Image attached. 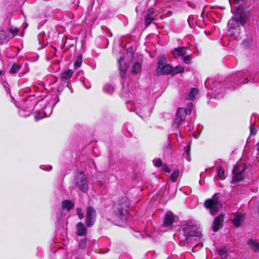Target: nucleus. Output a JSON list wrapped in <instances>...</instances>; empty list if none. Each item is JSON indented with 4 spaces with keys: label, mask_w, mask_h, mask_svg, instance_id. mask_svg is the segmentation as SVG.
<instances>
[{
    "label": "nucleus",
    "mask_w": 259,
    "mask_h": 259,
    "mask_svg": "<svg viewBox=\"0 0 259 259\" xmlns=\"http://www.w3.org/2000/svg\"><path fill=\"white\" fill-rule=\"evenodd\" d=\"M179 174V171L178 170H174L170 175V180L173 182H175L177 180Z\"/></svg>",
    "instance_id": "7c9ffc66"
},
{
    "label": "nucleus",
    "mask_w": 259,
    "mask_h": 259,
    "mask_svg": "<svg viewBox=\"0 0 259 259\" xmlns=\"http://www.w3.org/2000/svg\"><path fill=\"white\" fill-rule=\"evenodd\" d=\"M218 176L221 179H224L225 178V171L222 169V167L219 166L218 167Z\"/></svg>",
    "instance_id": "2f4dec72"
},
{
    "label": "nucleus",
    "mask_w": 259,
    "mask_h": 259,
    "mask_svg": "<svg viewBox=\"0 0 259 259\" xmlns=\"http://www.w3.org/2000/svg\"><path fill=\"white\" fill-rule=\"evenodd\" d=\"M73 74V71L69 69L62 72L60 74L61 79L63 80H67L71 77Z\"/></svg>",
    "instance_id": "6ab92c4d"
},
{
    "label": "nucleus",
    "mask_w": 259,
    "mask_h": 259,
    "mask_svg": "<svg viewBox=\"0 0 259 259\" xmlns=\"http://www.w3.org/2000/svg\"><path fill=\"white\" fill-rule=\"evenodd\" d=\"M175 57H184L186 54V49L184 47L176 48L172 51Z\"/></svg>",
    "instance_id": "2eb2a0df"
},
{
    "label": "nucleus",
    "mask_w": 259,
    "mask_h": 259,
    "mask_svg": "<svg viewBox=\"0 0 259 259\" xmlns=\"http://www.w3.org/2000/svg\"><path fill=\"white\" fill-rule=\"evenodd\" d=\"M257 150L259 151V142H258V143Z\"/></svg>",
    "instance_id": "a18cd8bd"
},
{
    "label": "nucleus",
    "mask_w": 259,
    "mask_h": 259,
    "mask_svg": "<svg viewBox=\"0 0 259 259\" xmlns=\"http://www.w3.org/2000/svg\"><path fill=\"white\" fill-rule=\"evenodd\" d=\"M124 60V57H120L118 60V63L119 64V69L120 72H122V76L124 77V74L125 73L128 66L126 64H125L123 66L122 65V63Z\"/></svg>",
    "instance_id": "a211bd4d"
},
{
    "label": "nucleus",
    "mask_w": 259,
    "mask_h": 259,
    "mask_svg": "<svg viewBox=\"0 0 259 259\" xmlns=\"http://www.w3.org/2000/svg\"><path fill=\"white\" fill-rule=\"evenodd\" d=\"M211 81V79L209 78H207L206 81H205V86L206 88H207L208 89H213L214 87H209V84H210V82Z\"/></svg>",
    "instance_id": "58836bf2"
},
{
    "label": "nucleus",
    "mask_w": 259,
    "mask_h": 259,
    "mask_svg": "<svg viewBox=\"0 0 259 259\" xmlns=\"http://www.w3.org/2000/svg\"><path fill=\"white\" fill-rule=\"evenodd\" d=\"M162 169L163 170H164L166 173L169 174L171 171L170 169L169 168V167L166 164H164L162 165Z\"/></svg>",
    "instance_id": "e433bc0d"
},
{
    "label": "nucleus",
    "mask_w": 259,
    "mask_h": 259,
    "mask_svg": "<svg viewBox=\"0 0 259 259\" xmlns=\"http://www.w3.org/2000/svg\"><path fill=\"white\" fill-rule=\"evenodd\" d=\"M198 90L195 88H193L191 89L189 94L188 95V97H187V99H192L195 97L196 95L198 93Z\"/></svg>",
    "instance_id": "cd10ccee"
},
{
    "label": "nucleus",
    "mask_w": 259,
    "mask_h": 259,
    "mask_svg": "<svg viewBox=\"0 0 259 259\" xmlns=\"http://www.w3.org/2000/svg\"><path fill=\"white\" fill-rule=\"evenodd\" d=\"M77 214L80 219H82L84 218V214L80 208H77L76 209Z\"/></svg>",
    "instance_id": "72a5a7b5"
},
{
    "label": "nucleus",
    "mask_w": 259,
    "mask_h": 259,
    "mask_svg": "<svg viewBox=\"0 0 259 259\" xmlns=\"http://www.w3.org/2000/svg\"><path fill=\"white\" fill-rule=\"evenodd\" d=\"M231 79L233 80V82L231 83L232 85L233 83H245L247 82V80L251 82H255L257 81L258 79L256 78L255 77H250L248 79V76L246 74L244 71H240L237 72V73H233L232 74L231 76Z\"/></svg>",
    "instance_id": "423d86ee"
},
{
    "label": "nucleus",
    "mask_w": 259,
    "mask_h": 259,
    "mask_svg": "<svg viewBox=\"0 0 259 259\" xmlns=\"http://www.w3.org/2000/svg\"><path fill=\"white\" fill-rule=\"evenodd\" d=\"M224 215L222 213L214 219L212 226V229L214 232L218 231L219 229L222 227V223L224 220Z\"/></svg>",
    "instance_id": "ddd939ff"
},
{
    "label": "nucleus",
    "mask_w": 259,
    "mask_h": 259,
    "mask_svg": "<svg viewBox=\"0 0 259 259\" xmlns=\"http://www.w3.org/2000/svg\"><path fill=\"white\" fill-rule=\"evenodd\" d=\"M235 3H238L240 0H234Z\"/></svg>",
    "instance_id": "c03bdc74"
},
{
    "label": "nucleus",
    "mask_w": 259,
    "mask_h": 259,
    "mask_svg": "<svg viewBox=\"0 0 259 259\" xmlns=\"http://www.w3.org/2000/svg\"><path fill=\"white\" fill-rule=\"evenodd\" d=\"M10 32L13 35H15L18 31V29L16 27H11L10 29Z\"/></svg>",
    "instance_id": "ea45409f"
},
{
    "label": "nucleus",
    "mask_w": 259,
    "mask_h": 259,
    "mask_svg": "<svg viewBox=\"0 0 259 259\" xmlns=\"http://www.w3.org/2000/svg\"><path fill=\"white\" fill-rule=\"evenodd\" d=\"M130 202L126 197L122 198L118 203L115 204L112 208L111 215L109 219L119 222L125 220L128 214Z\"/></svg>",
    "instance_id": "f257e3e1"
},
{
    "label": "nucleus",
    "mask_w": 259,
    "mask_h": 259,
    "mask_svg": "<svg viewBox=\"0 0 259 259\" xmlns=\"http://www.w3.org/2000/svg\"><path fill=\"white\" fill-rule=\"evenodd\" d=\"M52 112V107L51 106H46L44 108V111L43 112H41L40 111H37L36 112L35 115V120L36 121H38L45 116L48 117L49 116Z\"/></svg>",
    "instance_id": "f8f14e48"
},
{
    "label": "nucleus",
    "mask_w": 259,
    "mask_h": 259,
    "mask_svg": "<svg viewBox=\"0 0 259 259\" xmlns=\"http://www.w3.org/2000/svg\"><path fill=\"white\" fill-rule=\"evenodd\" d=\"M193 107V104L192 103H190L188 105V110H189V112H191V108Z\"/></svg>",
    "instance_id": "79ce46f5"
},
{
    "label": "nucleus",
    "mask_w": 259,
    "mask_h": 259,
    "mask_svg": "<svg viewBox=\"0 0 259 259\" xmlns=\"http://www.w3.org/2000/svg\"><path fill=\"white\" fill-rule=\"evenodd\" d=\"M246 169L244 165L237 163L234 166L233 170V181L237 182L242 180L243 178V172Z\"/></svg>",
    "instance_id": "1a4fd4ad"
},
{
    "label": "nucleus",
    "mask_w": 259,
    "mask_h": 259,
    "mask_svg": "<svg viewBox=\"0 0 259 259\" xmlns=\"http://www.w3.org/2000/svg\"><path fill=\"white\" fill-rule=\"evenodd\" d=\"M20 67L19 64L17 63L13 64L10 70V73L11 74H16L19 70Z\"/></svg>",
    "instance_id": "a878e982"
},
{
    "label": "nucleus",
    "mask_w": 259,
    "mask_h": 259,
    "mask_svg": "<svg viewBox=\"0 0 259 259\" xmlns=\"http://www.w3.org/2000/svg\"><path fill=\"white\" fill-rule=\"evenodd\" d=\"M187 114V111L185 108H179L178 109L177 116L172 124L174 128H178L179 125L185 119Z\"/></svg>",
    "instance_id": "9b49d317"
},
{
    "label": "nucleus",
    "mask_w": 259,
    "mask_h": 259,
    "mask_svg": "<svg viewBox=\"0 0 259 259\" xmlns=\"http://www.w3.org/2000/svg\"><path fill=\"white\" fill-rule=\"evenodd\" d=\"M183 60L185 63H186L187 64H190L191 63L190 56L188 55V56L183 57Z\"/></svg>",
    "instance_id": "4c0bfd02"
},
{
    "label": "nucleus",
    "mask_w": 259,
    "mask_h": 259,
    "mask_svg": "<svg viewBox=\"0 0 259 259\" xmlns=\"http://www.w3.org/2000/svg\"><path fill=\"white\" fill-rule=\"evenodd\" d=\"M6 39V38L5 36V32L3 30H0V43Z\"/></svg>",
    "instance_id": "a19ab883"
},
{
    "label": "nucleus",
    "mask_w": 259,
    "mask_h": 259,
    "mask_svg": "<svg viewBox=\"0 0 259 259\" xmlns=\"http://www.w3.org/2000/svg\"><path fill=\"white\" fill-rule=\"evenodd\" d=\"M156 72L158 75L171 74L172 66L166 64V58L164 56H160L157 63Z\"/></svg>",
    "instance_id": "0eeeda50"
},
{
    "label": "nucleus",
    "mask_w": 259,
    "mask_h": 259,
    "mask_svg": "<svg viewBox=\"0 0 259 259\" xmlns=\"http://www.w3.org/2000/svg\"><path fill=\"white\" fill-rule=\"evenodd\" d=\"M126 105L130 111H135L136 114L142 118L143 116L147 117L150 115V112L146 111L148 108L147 107L143 106L142 108H141L142 103L140 101H136L134 102H127Z\"/></svg>",
    "instance_id": "7ed1b4c3"
},
{
    "label": "nucleus",
    "mask_w": 259,
    "mask_h": 259,
    "mask_svg": "<svg viewBox=\"0 0 259 259\" xmlns=\"http://www.w3.org/2000/svg\"><path fill=\"white\" fill-rule=\"evenodd\" d=\"M217 251L222 259H227V251L226 248H218L217 249Z\"/></svg>",
    "instance_id": "5701e85b"
},
{
    "label": "nucleus",
    "mask_w": 259,
    "mask_h": 259,
    "mask_svg": "<svg viewBox=\"0 0 259 259\" xmlns=\"http://www.w3.org/2000/svg\"><path fill=\"white\" fill-rule=\"evenodd\" d=\"M174 221V217L172 213H167L165 216L164 222V226L168 227L171 226Z\"/></svg>",
    "instance_id": "f3484780"
},
{
    "label": "nucleus",
    "mask_w": 259,
    "mask_h": 259,
    "mask_svg": "<svg viewBox=\"0 0 259 259\" xmlns=\"http://www.w3.org/2000/svg\"><path fill=\"white\" fill-rule=\"evenodd\" d=\"M86 239H81L79 243V247L80 248L84 249L86 247Z\"/></svg>",
    "instance_id": "c9c22d12"
},
{
    "label": "nucleus",
    "mask_w": 259,
    "mask_h": 259,
    "mask_svg": "<svg viewBox=\"0 0 259 259\" xmlns=\"http://www.w3.org/2000/svg\"><path fill=\"white\" fill-rule=\"evenodd\" d=\"M184 235L187 239L188 236H196L200 237L201 236V232L198 230L196 224L190 221L186 224L182 229Z\"/></svg>",
    "instance_id": "20e7f679"
},
{
    "label": "nucleus",
    "mask_w": 259,
    "mask_h": 259,
    "mask_svg": "<svg viewBox=\"0 0 259 259\" xmlns=\"http://www.w3.org/2000/svg\"><path fill=\"white\" fill-rule=\"evenodd\" d=\"M20 114L21 115H22V114H21V111H20Z\"/></svg>",
    "instance_id": "09e8293b"
},
{
    "label": "nucleus",
    "mask_w": 259,
    "mask_h": 259,
    "mask_svg": "<svg viewBox=\"0 0 259 259\" xmlns=\"http://www.w3.org/2000/svg\"><path fill=\"white\" fill-rule=\"evenodd\" d=\"M184 68L181 66H177L175 67H172V75H175L178 73H181L184 72Z\"/></svg>",
    "instance_id": "393cba45"
},
{
    "label": "nucleus",
    "mask_w": 259,
    "mask_h": 259,
    "mask_svg": "<svg viewBox=\"0 0 259 259\" xmlns=\"http://www.w3.org/2000/svg\"><path fill=\"white\" fill-rule=\"evenodd\" d=\"M249 17L250 16L248 13H243L232 17L228 23V33L236 36L239 32L240 26H243Z\"/></svg>",
    "instance_id": "f03ea898"
},
{
    "label": "nucleus",
    "mask_w": 259,
    "mask_h": 259,
    "mask_svg": "<svg viewBox=\"0 0 259 259\" xmlns=\"http://www.w3.org/2000/svg\"><path fill=\"white\" fill-rule=\"evenodd\" d=\"M243 215L241 213H237L235 218L233 219V222L236 227H239L240 226L241 221L243 219Z\"/></svg>",
    "instance_id": "aec40b11"
},
{
    "label": "nucleus",
    "mask_w": 259,
    "mask_h": 259,
    "mask_svg": "<svg viewBox=\"0 0 259 259\" xmlns=\"http://www.w3.org/2000/svg\"><path fill=\"white\" fill-rule=\"evenodd\" d=\"M153 163L155 166L160 167L162 166V161L159 158H156L153 160Z\"/></svg>",
    "instance_id": "473e14b6"
},
{
    "label": "nucleus",
    "mask_w": 259,
    "mask_h": 259,
    "mask_svg": "<svg viewBox=\"0 0 259 259\" xmlns=\"http://www.w3.org/2000/svg\"><path fill=\"white\" fill-rule=\"evenodd\" d=\"M96 211L92 206H88L87 208L85 223L88 227L92 226L96 220Z\"/></svg>",
    "instance_id": "9d476101"
},
{
    "label": "nucleus",
    "mask_w": 259,
    "mask_h": 259,
    "mask_svg": "<svg viewBox=\"0 0 259 259\" xmlns=\"http://www.w3.org/2000/svg\"><path fill=\"white\" fill-rule=\"evenodd\" d=\"M248 244L250 248L254 251H259V243L256 242L252 239H250L248 241Z\"/></svg>",
    "instance_id": "4be33fe9"
},
{
    "label": "nucleus",
    "mask_w": 259,
    "mask_h": 259,
    "mask_svg": "<svg viewBox=\"0 0 259 259\" xmlns=\"http://www.w3.org/2000/svg\"><path fill=\"white\" fill-rule=\"evenodd\" d=\"M169 146H170L169 144H168L167 148H168L169 147Z\"/></svg>",
    "instance_id": "49530a36"
},
{
    "label": "nucleus",
    "mask_w": 259,
    "mask_h": 259,
    "mask_svg": "<svg viewBox=\"0 0 259 259\" xmlns=\"http://www.w3.org/2000/svg\"><path fill=\"white\" fill-rule=\"evenodd\" d=\"M52 168V167L51 166H50V169H51Z\"/></svg>",
    "instance_id": "de8ad7c7"
},
{
    "label": "nucleus",
    "mask_w": 259,
    "mask_h": 259,
    "mask_svg": "<svg viewBox=\"0 0 259 259\" xmlns=\"http://www.w3.org/2000/svg\"><path fill=\"white\" fill-rule=\"evenodd\" d=\"M190 146H187V149L185 153V157L187 159V160L190 161Z\"/></svg>",
    "instance_id": "f704fd0d"
},
{
    "label": "nucleus",
    "mask_w": 259,
    "mask_h": 259,
    "mask_svg": "<svg viewBox=\"0 0 259 259\" xmlns=\"http://www.w3.org/2000/svg\"><path fill=\"white\" fill-rule=\"evenodd\" d=\"M205 207L209 210L212 215L215 214L222 206L219 200L218 194H214L211 199L206 200L204 202Z\"/></svg>",
    "instance_id": "39448f33"
},
{
    "label": "nucleus",
    "mask_w": 259,
    "mask_h": 259,
    "mask_svg": "<svg viewBox=\"0 0 259 259\" xmlns=\"http://www.w3.org/2000/svg\"><path fill=\"white\" fill-rule=\"evenodd\" d=\"M104 91L109 94H111L114 92V88L113 86L110 84H106L103 88Z\"/></svg>",
    "instance_id": "c756f323"
},
{
    "label": "nucleus",
    "mask_w": 259,
    "mask_h": 259,
    "mask_svg": "<svg viewBox=\"0 0 259 259\" xmlns=\"http://www.w3.org/2000/svg\"><path fill=\"white\" fill-rule=\"evenodd\" d=\"M141 65L139 63H135L133 65L132 72L134 74H137L141 70Z\"/></svg>",
    "instance_id": "c85d7f7f"
},
{
    "label": "nucleus",
    "mask_w": 259,
    "mask_h": 259,
    "mask_svg": "<svg viewBox=\"0 0 259 259\" xmlns=\"http://www.w3.org/2000/svg\"><path fill=\"white\" fill-rule=\"evenodd\" d=\"M200 245L201 246V247L202 246V244H200Z\"/></svg>",
    "instance_id": "8fccbe9b"
},
{
    "label": "nucleus",
    "mask_w": 259,
    "mask_h": 259,
    "mask_svg": "<svg viewBox=\"0 0 259 259\" xmlns=\"http://www.w3.org/2000/svg\"><path fill=\"white\" fill-rule=\"evenodd\" d=\"M75 185L81 191L85 192L88 190V184L87 179L82 172H80L75 175Z\"/></svg>",
    "instance_id": "6e6552de"
},
{
    "label": "nucleus",
    "mask_w": 259,
    "mask_h": 259,
    "mask_svg": "<svg viewBox=\"0 0 259 259\" xmlns=\"http://www.w3.org/2000/svg\"><path fill=\"white\" fill-rule=\"evenodd\" d=\"M152 12L150 10L148 11V14L145 18V24L146 26L149 25L152 21L154 19V17L152 15Z\"/></svg>",
    "instance_id": "412c9836"
},
{
    "label": "nucleus",
    "mask_w": 259,
    "mask_h": 259,
    "mask_svg": "<svg viewBox=\"0 0 259 259\" xmlns=\"http://www.w3.org/2000/svg\"><path fill=\"white\" fill-rule=\"evenodd\" d=\"M82 62V59L81 55L78 56L74 64L75 69H77L81 66Z\"/></svg>",
    "instance_id": "bb28decb"
},
{
    "label": "nucleus",
    "mask_w": 259,
    "mask_h": 259,
    "mask_svg": "<svg viewBox=\"0 0 259 259\" xmlns=\"http://www.w3.org/2000/svg\"><path fill=\"white\" fill-rule=\"evenodd\" d=\"M255 123V116L252 115L250 118V134L252 135H255L256 133V130L255 128L253 127V126Z\"/></svg>",
    "instance_id": "b1692460"
},
{
    "label": "nucleus",
    "mask_w": 259,
    "mask_h": 259,
    "mask_svg": "<svg viewBox=\"0 0 259 259\" xmlns=\"http://www.w3.org/2000/svg\"><path fill=\"white\" fill-rule=\"evenodd\" d=\"M84 86H85V87L87 89H90V88H91V86H90V85H89V86H87V85H85V84H84Z\"/></svg>",
    "instance_id": "37998d69"
},
{
    "label": "nucleus",
    "mask_w": 259,
    "mask_h": 259,
    "mask_svg": "<svg viewBox=\"0 0 259 259\" xmlns=\"http://www.w3.org/2000/svg\"><path fill=\"white\" fill-rule=\"evenodd\" d=\"M62 208L69 211L74 206V203L69 200H65L62 202Z\"/></svg>",
    "instance_id": "dca6fc26"
},
{
    "label": "nucleus",
    "mask_w": 259,
    "mask_h": 259,
    "mask_svg": "<svg viewBox=\"0 0 259 259\" xmlns=\"http://www.w3.org/2000/svg\"><path fill=\"white\" fill-rule=\"evenodd\" d=\"M87 233V228L82 223H78L76 225V234L78 236H84Z\"/></svg>",
    "instance_id": "4468645a"
}]
</instances>
